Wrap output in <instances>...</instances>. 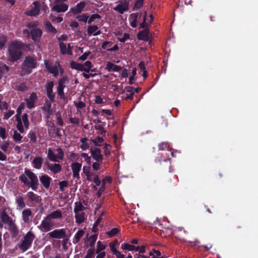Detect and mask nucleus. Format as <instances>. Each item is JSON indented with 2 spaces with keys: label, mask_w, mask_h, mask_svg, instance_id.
I'll use <instances>...</instances> for the list:
<instances>
[{
  "label": "nucleus",
  "mask_w": 258,
  "mask_h": 258,
  "mask_svg": "<svg viewBox=\"0 0 258 258\" xmlns=\"http://www.w3.org/2000/svg\"><path fill=\"white\" fill-rule=\"evenodd\" d=\"M13 138L16 142H20L21 141L22 136L17 131H14Z\"/></svg>",
  "instance_id": "50"
},
{
  "label": "nucleus",
  "mask_w": 258,
  "mask_h": 258,
  "mask_svg": "<svg viewBox=\"0 0 258 258\" xmlns=\"http://www.w3.org/2000/svg\"><path fill=\"white\" fill-rule=\"evenodd\" d=\"M97 235L96 234H94L92 236H91L89 238V241H90V246L91 247H94L95 243L97 240Z\"/></svg>",
  "instance_id": "58"
},
{
  "label": "nucleus",
  "mask_w": 258,
  "mask_h": 258,
  "mask_svg": "<svg viewBox=\"0 0 258 258\" xmlns=\"http://www.w3.org/2000/svg\"><path fill=\"white\" fill-rule=\"evenodd\" d=\"M119 231V229L117 228H114L110 231L106 232V234L109 237H112L115 236Z\"/></svg>",
  "instance_id": "45"
},
{
  "label": "nucleus",
  "mask_w": 258,
  "mask_h": 258,
  "mask_svg": "<svg viewBox=\"0 0 258 258\" xmlns=\"http://www.w3.org/2000/svg\"><path fill=\"white\" fill-rule=\"evenodd\" d=\"M51 103L52 102L50 100H49V101H48L47 100L46 101L45 105V106H44L42 107V109L46 112H52L51 110Z\"/></svg>",
  "instance_id": "40"
},
{
  "label": "nucleus",
  "mask_w": 258,
  "mask_h": 258,
  "mask_svg": "<svg viewBox=\"0 0 258 258\" xmlns=\"http://www.w3.org/2000/svg\"><path fill=\"white\" fill-rule=\"evenodd\" d=\"M43 163V158L40 156L36 157L32 162L34 168L37 169H40Z\"/></svg>",
  "instance_id": "24"
},
{
  "label": "nucleus",
  "mask_w": 258,
  "mask_h": 258,
  "mask_svg": "<svg viewBox=\"0 0 258 258\" xmlns=\"http://www.w3.org/2000/svg\"><path fill=\"white\" fill-rule=\"evenodd\" d=\"M86 5L85 2H81L78 3L75 7L71 8L70 12H72L74 15L81 13L86 6Z\"/></svg>",
  "instance_id": "18"
},
{
  "label": "nucleus",
  "mask_w": 258,
  "mask_h": 258,
  "mask_svg": "<svg viewBox=\"0 0 258 258\" xmlns=\"http://www.w3.org/2000/svg\"><path fill=\"white\" fill-rule=\"evenodd\" d=\"M31 39L35 42H40L42 35V31L39 28H33L30 30Z\"/></svg>",
  "instance_id": "14"
},
{
  "label": "nucleus",
  "mask_w": 258,
  "mask_h": 258,
  "mask_svg": "<svg viewBox=\"0 0 258 258\" xmlns=\"http://www.w3.org/2000/svg\"><path fill=\"white\" fill-rule=\"evenodd\" d=\"M46 69L49 73L52 74L53 76L56 77L58 75V69L57 67L59 66L58 61L56 62L54 66L48 62L47 60L44 61Z\"/></svg>",
  "instance_id": "11"
},
{
  "label": "nucleus",
  "mask_w": 258,
  "mask_h": 258,
  "mask_svg": "<svg viewBox=\"0 0 258 258\" xmlns=\"http://www.w3.org/2000/svg\"><path fill=\"white\" fill-rule=\"evenodd\" d=\"M158 147L159 150H165L169 148V144L167 142H162L159 144Z\"/></svg>",
  "instance_id": "51"
},
{
  "label": "nucleus",
  "mask_w": 258,
  "mask_h": 258,
  "mask_svg": "<svg viewBox=\"0 0 258 258\" xmlns=\"http://www.w3.org/2000/svg\"><path fill=\"white\" fill-rule=\"evenodd\" d=\"M16 120L17 122V128L18 130L21 133H23L24 132V127L23 126L21 118H16Z\"/></svg>",
  "instance_id": "37"
},
{
  "label": "nucleus",
  "mask_w": 258,
  "mask_h": 258,
  "mask_svg": "<svg viewBox=\"0 0 258 258\" xmlns=\"http://www.w3.org/2000/svg\"><path fill=\"white\" fill-rule=\"evenodd\" d=\"M22 66L23 71L27 74H30L32 73V70L36 68L37 60L32 56H27Z\"/></svg>",
  "instance_id": "3"
},
{
  "label": "nucleus",
  "mask_w": 258,
  "mask_h": 258,
  "mask_svg": "<svg viewBox=\"0 0 258 258\" xmlns=\"http://www.w3.org/2000/svg\"><path fill=\"white\" fill-rule=\"evenodd\" d=\"M26 198L31 202L38 204L41 202V198L33 191H28L26 194Z\"/></svg>",
  "instance_id": "19"
},
{
  "label": "nucleus",
  "mask_w": 258,
  "mask_h": 258,
  "mask_svg": "<svg viewBox=\"0 0 258 258\" xmlns=\"http://www.w3.org/2000/svg\"><path fill=\"white\" fill-rule=\"evenodd\" d=\"M119 4L113 8L115 11L119 14H123L124 12L127 11L129 8V3L126 0L119 1Z\"/></svg>",
  "instance_id": "10"
},
{
  "label": "nucleus",
  "mask_w": 258,
  "mask_h": 258,
  "mask_svg": "<svg viewBox=\"0 0 258 258\" xmlns=\"http://www.w3.org/2000/svg\"><path fill=\"white\" fill-rule=\"evenodd\" d=\"M84 230H78V232L75 235V236H74L73 240V242L74 244L78 243L80 241L81 238L84 235Z\"/></svg>",
  "instance_id": "28"
},
{
  "label": "nucleus",
  "mask_w": 258,
  "mask_h": 258,
  "mask_svg": "<svg viewBox=\"0 0 258 258\" xmlns=\"http://www.w3.org/2000/svg\"><path fill=\"white\" fill-rule=\"evenodd\" d=\"M85 209V207L81 202H76L74 208V213L79 212Z\"/></svg>",
  "instance_id": "38"
},
{
  "label": "nucleus",
  "mask_w": 258,
  "mask_h": 258,
  "mask_svg": "<svg viewBox=\"0 0 258 258\" xmlns=\"http://www.w3.org/2000/svg\"><path fill=\"white\" fill-rule=\"evenodd\" d=\"M144 2L141 0H137L134 4V9H138L141 8L143 5Z\"/></svg>",
  "instance_id": "63"
},
{
  "label": "nucleus",
  "mask_w": 258,
  "mask_h": 258,
  "mask_svg": "<svg viewBox=\"0 0 258 258\" xmlns=\"http://www.w3.org/2000/svg\"><path fill=\"white\" fill-rule=\"evenodd\" d=\"M47 219H61L62 217L61 212L59 210L54 211L49 214L47 216Z\"/></svg>",
  "instance_id": "25"
},
{
  "label": "nucleus",
  "mask_w": 258,
  "mask_h": 258,
  "mask_svg": "<svg viewBox=\"0 0 258 258\" xmlns=\"http://www.w3.org/2000/svg\"><path fill=\"white\" fill-rule=\"evenodd\" d=\"M10 144L8 141H5L2 145L0 146L1 149L5 153H8V148Z\"/></svg>",
  "instance_id": "60"
},
{
  "label": "nucleus",
  "mask_w": 258,
  "mask_h": 258,
  "mask_svg": "<svg viewBox=\"0 0 258 258\" xmlns=\"http://www.w3.org/2000/svg\"><path fill=\"white\" fill-rule=\"evenodd\" d=\"M22 121L24 123V125L26 128H29V121L28 120V116L26 113H25L23 115L22 117L21 118Z\"/></svg>",
  "instance_id": "42"
},
{
  "label": "nucleus",
  "mask_w": 258,
  "mask_h": 258,
  "mask_svg": "<svg viewBox=\"0 0 258 258\" xmlns=\"http://www.w3.org/2000/svg\"><path fill=\"white\" fill-rule=\"evenodd\" d=\"M105 248V246L103 244H102V242L100 241H98L97 242V249L96 251V253H101V251L104 250Z\"/></svg>",
  "instance_id": "53"
},
{
  "label": "nucleus",
  "mask_w": 258,
  "mask_h": 258,
  "mask_svg": "<svg viewBox=\"0 0 258 258\" xmlns=\"http://www.w3.org/2000/svg\"><path fill=\"white\" fill-rule=\"evenodd\" d=\"M8 226V229L11 235L12 238H16L18 237L19 232V229L17 225L15 224V222H14Z\"/></svg>",
  "instance_id": "20"
},
{
  "label": "nucleus",
  "mask_w": 258,
  "mask_h": 258,
  "mask_svg": "<svg viewBox=\"0 0 258 258\" xmlns=\"http://www.w3.org/2000/svg\"><path fill=\"white\" fill-rule=\"evenodd\" d=\"M101 16L98 14H92L88 20V23L91 24L95 21L96 19H100Z\"/></svg>",
  "instance_id": "55"
},
{
  "label": "nucleus",
  "mask_w": 258,
  "mask_h": 258,
  "mask_svg": "<svg viewBox=\"0 0 258 258\" xmlns=\"http://www.w3.org/2000/svg\"><path fill=\"white\" fill-rule=\"evenodd\" d=\"M48 235L51 238H63L66 236V229L63 228L55 229L48 233Z\"/></svg>",
  "instance_id": "12"
},
{
  "label": "nucleus",
  "mask_w": 258,
  "mask_h": 258,
  "mask_svg": "<svg viewBox=\"0 0 258 258\" xmlns=\"http://www.w3.org/2000/svg\"><path fill=\"white\" fill-rule=\"evenodd\" d=\"M7 41V36L2 35L0 36V49H2Z\"/></svg>",
  "instance_id": "48"
},
{
  "label": "nucleus",
  "mask_w": 258,
  "mask_h": 258,
  "mask_svg": "<svg viewBox=\"0 0 258 258\" xmlns=\"http://www.w3.org/2000/svg\"><path fill=\"white\" fill-rule=\"evenodd\" d=\"M37 99V96L35 93H32L29 99H27L26 100V104L27 106V107L29 109H31L33 108L35 106V103L36 100Z\"/></svg>",
  "instance_id": "21"
},
{
  "label": "nucleus",
  "mask_w": 258,
  "mask_h": 258,
  "mask_svg": "<svg viewBox=\"0 0 258 258\" xmlns=\"http://www.w3.org/2000/svg\"><path fill=\"white\" fill-rule=\"evenodd\" d=\"M57 152V155H56V158L57 159V162L59 160H62L63 159L64 153L62 149L61 148H58L56 149Z\"/></svg>",
  "instance_id": "44"
},
{
  "label": "nucleus",
  "mask_w": 258,
  "mask_h": 258,
  "mask_svg": "<svg viewBox=\"0 0 258 258\" xmlns=\"http://www.w3.org/2000/svg\"><path fill=\"white\" fill-rule=\"evenodd\" d=\"M121 248L124 250L133 251L135 249V246L128 243H122L121 244Z\"/></svg>",
  "instance_id": "43"
},
{
  "label": "nucleus",
  "mask_w": 258,
  "mask_h": 258,
  "mask_svg": "<svg viewBox=\"0 0 258 258\" xmlns=\"http://www.w3.org/2000/svg\"><path fill=\"white\" fill-rule=\"evenodd\" d=\"M132 90H133V87H128L126 89V92H130V94H126V96L124 97V99L125 100H132L134 98V92H132Z\"/></svg>",
  "instance_id": "36"
},
{
  "label": "nucleus",
  "mask_w": 258,
  "mask_h": 258,
  "mask_svg": "<svg viewBox=\"0 0 258 258\" xmlns=\"http://www.w3.org/2000/svg\"><path fill=\"white\" fill-rule=\"evenodd\" d=\"M75 213V219H76V222L78 224H80L82 223H83L85 220V214L84 212H77Z\"/></svg>",
  "instance_id": "26"
},
{
  "label": "nucleus",
  "mask_w": 258,
  "mask_h": 258,
  "mask_svg": "<svg viewBox=\"0 0 258 258\" xmlns=\"http://www.w3.org/2000/svg\"><path fill=\"white\" fill-rule=\"evenodd\" d=\"M101 218H98L96 221L95 222L94 224H93L92 231L93 232H96L98 231L97 227L100 224L101 222Z\"/></svg>",
  "instance_id": "57"
},
{
  "label": "nucleus",
  "mask_w": 258,
  "mask_h": 258,
  "mask_svg": "<svg viewBox=\"0 0 258 258\" xmlns=\"http://www.w3.org/2000/svg\"><path fill=\"white\" fill-rule=\"evenodd\" d=\"M53 87L54 83L53 81L48 82L45 85L46 96L51 102H54L55 98V94L53 92Z\"/></svg>",
  "instance_id": "7"
},
{
  "label": "nucleus",
  "mask_w": 258,
  "mask_h": 258,
  "mask_svg": "<svg viewBox=\"0 0 258 258\" xmlns=\"http://www.w3.org/2000/svg\"><path fill=\"white\" fill-rule=\"evenodd\" d=\"M9 70V67L5 64H3L2 66H0V80L2 78L3 74L5 73V71L8 72Z\"/></svg>",
  "instance_id": "52"
},
{
  "label": "nucleus",
  "mask_w": 258,
  "mask_h": 258,
  "mask_svg": "<svg viewBox=\"0 0 258 258\" xmlns=\"http://www.w3.org/2000/svg\"><path fill=\"white\" fill-rule=\"evenodd\" d=\"M117 240H116L115 241H114L113 242H112L110 244V248L111 250L113 252V254L116 252V251H118V250L116 248V245L117 244Z\"/></svg>",
  "instance_id": "64"
},
{
  "label": "nucleus",
  "mask_w": 258,
  "mask_h": 258,
  "mask_svg": "<svg viewBox=\"0 0 258 258\" xmlns=\"http://www.w3.org/2000/svg\"><path fill=\"white\" fill-rule=\"evenodd\" d=\"M35 238V236L33 232L28 231L23 237L22 242L19 246V248L23 252L27 251L31 246Z\"/></svg>",
  "instance_id": "4"
},
{
  "label": "nucleus",
  "mask_w": 258,
  "mask_h": 258,
  "mask_svg": "<svg viewBox=\"0 0 258 258\" xmlns=\"http://www.w3.org/2000/svg\"><path fill=\"white\" fill-rule=\"evenodd\" d=\"M16 202L17 205V209H23L26 207V204L24 202V198L19 196L16 198Z\"/></svg>",
  "instance_id": "30"
},
{
  "label": "nucleus",
  "mask_w": 258,
  "mask_h": 258,
  "mask_svg": "<svg viewBox=\"0 0 258 258\" xmlns=\"http://www.w3.org/2000/svg\"><path fill=\"white\" fill-rule=\"evenodd\" d=\"M39 180L42 184V187L45 189H48L50 185V183L52 180L51 178L47 174H43L39 176Z\"/></svg>",
  "instance_id": "16"
},
{
  "label": "nucleus",
  "mask_w": 258,
  "mask_h": 258,
  "mask_svg": "<svg viewBox=\"0 0 258 258\" xmlns=\"http://www.w3.org/2000/svg\"><path fill=\"white\" fill-rule=\"evenodd\" d=\"M47 156L48 159L52 162H57V159L56 158V155L54 154L51 148H49L47 150Z\"/></svg>",
  "instance_id": "29"
},
{
  "label": "nucleus",
  "mask_w": 258,
  "mask_h": 258,
  "mask_svg": "<svg viewBox=\"0 0 258 258\" xmlns=\"http://www.w3.org/2000/svg\"><path fill=\"white\" fill-rule=\"evenodd\" d=\"M91 156L96 161L103 162V156L101 154V150L97 147H91L90 149Z\"/></svg>",
  "instance_id": "8"
},
{
  "label": "nucleus",
  "mask_w": 258,
  "mask_h": 258,
  "mask_svg": "<svg viewBox=\"0 0 258 258\" xmlns=\"http://www.w3.org/2000/svg\"><path fill=\"white\" fill-rule=\"evenodd\" d=\"M149 31L148 29H145L139 32L138 34V38L140 40H145L148 36Z\"/></svg>",
  "instance_id": "31"
},
{
  "label": "nucleus",
  "mask_w": 258,
  "mask_h": 258,
  "mask_svg": "<svg viewBox=\"0 0 258 258\" xmlns=\"http://www.w3.org/2000/svg\"><path fill=\"white\" fill-rule=\"evenodd\" d=\"M94 128L96 130H98L100 131V134L105 136L106 134V131L104 130V127L100 125H96L94 126Z\"/></svg>",
  "instance_id": "59"
},
{
  "label": "nucleus",
  "mask_w": 258,
  "mask_h": 258,
  "mask_svg": "<svg viewBox=\"0 0 258 258\" xmlns=\"http://www.w3.org/2000/svg\"><path fill=\"white\" fill-rule=\"evenodd\" d=\"M56 120H57V123L58 125L59 126H63V121L61 117V114L59 112H58L56 113Z\"/></svg>",
  "instance_id": "56"
},
{
  "label": "nucleus",
  "mask_w": 258,
  "mask_h": 258,
  "mask_svg": "<svg viewBox=\"0 0 258 258\" xmlns=\"http://www.w3.org/2000/svg\"><path fill=\"white\" fill-rule=\"evenodd\" d=\"M22 219L24 223H28L32 218V213L30 209H26L24 210L22 213Z\"/></svg>",
  "instance_id": "22"
},
{
  "label": "nucleus",
  "mask_w": 258,
  "mask_h": 258,
  "mask_svg": "<svg viewBox=\"0 0 258 258\" xmlns=\"http://www.w3.org/2000/svg\"><path fill=\"white\" fill-rule=\"evenodd\" d=\"M25 107V103L21 102L17 109V114L15 115V118H21L22 110L24 109Z\"/></svg>",
  "instance_id": "35"
},
{
  "label": "nucleus",
  "mask_w": 258,
  "mask_h": 258,
  "mask_svg": "<svg viewBox=\"0 0 258 258\" xmlns=\"http://www.w3.org/2000/svg\"><path fill=\"white\" fill-rule=\"evenodd\" d=\"M44 166L53 174L58 173L62 170L61 166L58 163H50L46 161L44 162Z\"/></svg>",
  "instance_id": "13"
},
{
  "label": "nucleus",
  "mask_w": 258,
  "mask_h": 258,
  "mask_svg": "<svg viewBox=\"0 0 258 258\" xmlns=\"http://www.w3.org/2000/svg\"><path fill=\"white\" fill-rule=\"evenodd\" d=\"M58 184L60 191H63L64 190V188L68 186V183L66 180L59 181Z\"/></svg>",
  "instance_id": "49"
},
{
  "label": "nucleus",
  "mask_w": 258,
  "mask_h": 258,
  "mask_svg": "<svg viewBox=\"0 0 258 258\" xmlns=\"http://www.w3.org/2000/svg\"><path fill=\"white\" fill-rule=\"evenodd\" d=\"M19 179L26 186L30 185L32 189L37 191L38 188V179L37 175L29 170L25 168L24 174H22Z\"/></svg>",
  "instance_id": "2"
},
{
  "label": "nucleus",
  "mask_w": 258,
  "mask_h": 258,
  "mask_svg": "<svg viewBox=\"0 0 258 258\" xmlns=\"http://www.w3.org/2000/svg\"><path fill=\"white\" fill-rule=\"evenodd\" d=\"M30 46L29 44H25L20 40L13 41L8 49L9 60L14 62L19 60L23 55L22 50L29 49Z\"/></svg>",
  "instance_id": "1"
},
{
  "label": "nucleus",
  "mask_w": 258,
  "mask_h": 258,
  "mask_svg": "<svg viewBox=\"0 0 258 258\" xmlns=\"http://www.w3.org/2000/svg\"><path fill=\"white\" fill-rule=\"evenodd\" d=\"M71 167L73 171V175L74 178L78 179H80L79 172L82 168V164L79 162H73L71 164Z\"/></svg>",
  "instance_id": "17"
},
{
  "label": "nucleus",
  "mask_w": 258,
  "mask_h": 258,
  "mask_svg": "<svg viewBox=\"0 0 258 258\" xmlns=\"http://www.w3.org/2000/svg\"><path fill=\"white\" fill-rule=\"evenodd\" d=\"M94 247L89 248L87 252V254L84 258H94Z\"/></svg>",
  "instance_id": "46"
},
{
  "label": "nucleus",
  "mask_w": 258,
  "mask_h": 258,
  "mask_svg": "<svg viewBox=\"0 0 258 258\" xmlns=\"http://www.w3.org/2000/svg\"><path fill=\"white\" fill-rule=\"evenodd\" d=\"M45 29L47 32L55 34L57 30L52 25L49 21H47L45 24Z\"/></svg>",
  "instance_id": "27"
},
{
  "label": "nucleus",
  "mask_w": 258,
  "mask_h": 258,
  "mask_svg": "<svg viewBox=\"0 0 258 258\" xmlns=\"http://www.w3.org/2000/svg\"><path fill=\"white\" fill-rule=\"evenodd\" d=\"M111 146L109 144H105V146L104 147V155L106 157H108V156L110 154V149Z\"/></svg>",
  "instance_id": "62"
},
{
  "label": "nucleus",
  "mask_w": 258,
  "mask_h": 258,
  "mask_svg": "<svg viewBox=\"0 0 258 258\" xmlns=\"http://www.w3.org/2000/svg\"><path fill=\"white\" fill-rule=\"evenodd\" d=\"M97 29H98V27L97 25H94L89 26L87 29V33L88 35L94 36V34H95Z\"/></svg>",
  "instance_id": "32"
},
{
  "label": "nucleus",
  "mask_w": 258,
  "mask_h": 258,
  "mask_svg": "<svg viewBox=\"0 0 258 258\" xmlns=\"http://www.w3.org/2000/svg\"><path fill=\"white\" fill-rule=\"evenodd\" d=\"M28 137L30 140L33 143H36L37 141V137L35 133L30 132L28 134Z\"/></svg>",
  "instance_id": "61"
},
{
  "label": "nucleus",
  "mask_w": 258,
  "mask_h": 258,
  "mask_svg": "<svg viewBox=\"0 0 258 258\" xmlns=\"http://www.w3.org/2000/svg\"><path fill=\"white\" fill-rule=\"evenodd\" d=\"M88 18L89 17L86 14H82V15H79L76 16V19L79 21L84 23L88 22Z\"/></svg>",
  "instance_id": "41"
},
{
  "label": "nucleus",
  "mask_w": 258,
  "mask_h": 258,
  "mask_svg": "<svg viewBox=\"0 0 258 258\" xmlns=\"http://www.w3.org/2000/svg\"><path fill=\"white\" fill-rule=\"evenodd\" d=\"M0 219L2 223H0V228L3 227V224H7L8 226L14 223L13 220L11 218L6 211H3L0 215Z\"/></svg>",
  "instance_id": "15"
},
{
  "label": "nucleus",
  "mask_w": 258,
  "mask_h": 258,
  "mask_svg": "<svg viewBox=\"0 0 258 258\" xmlns=\"http://www.w3.org/2000/svg\"><path fill=\"white\" fill-rule=\"evenodd\" d=\"M53 226L50 220L47 219L46 217L41 222L40 225L38 226V228L42 232H47L51 230Z\"/></svg>",
  "instance_id": "6"
},
{
  "label": "nucleus",
  "mask_w": 258,
  "mask_h": 258,
  "mask_svg": "<svg viewBox=\"0 0 258 258\" xmlns=\"http://www.w3.org/2000/svg\"><path fill=\"white\" fill-rule=\"evenodd\" d=\"M59 48L61 53L62 54H64L66 53L71 54V50H67L66 45L63 42H60L59 43Z\"/></svg>",
  "instance_id": "39"
},
{
  "label": "nucleus",
  "mask_w": 258,
  "mask_h": 258,
  "mask_svg": "<svg viewBox=\"0 0 258 258\" xmlns=\"http://www.w3.org/2000/svg\"><path fill=\"white\" fill-rule=\"evenodd\" d=\"M66 87V86H60V85H58L57 88V94L60 99H64L65 97L64 93V89Z\"/></svg>",
  "instance_id": "33"
},
{
  "label": "nucleus",
  "mask_w": 258,
  "mask_h": 258,
  "mask_svg": "<svg viewBox=\"0 0 258 258\" xmlns=\"http://www.w3.org/2000/svg\"><path fill=\"white\" fill-rule=\"evenodd\" d=\"M140 15V17L142 16V13H134L131 14L129 17L130 25L133 28L137 27V19Z\"/></svg>",
  "instance_id": "23"
},
{
  "label": "nucleus",
  "mask_w": 258,
  "mask_h": 258,
  "mask_svg": "<svg viewBox=\"0 0 258 258\" xmlns=\"http://www.w3.org/2000/svg\"><path fill=\"white\" fill-rule=\"evenodd\" d=\"M84 66L85 69L84 72L89 73L91 70V68L92 67L91 62L89 60L85 61Z\"/></svg>",
  "instance_id": "47"
},
{
  "label": "nucleus",
  "mask_w": 258,
  "mask_h": 258,
  "mask_svg": "<svg viewBox=\"0 0 258 258\" xmlns=\"http://www.w3.org/2000/svg\"><path fill=\"white\" fill-rule=\"evenodd\" d=\"M33 5L34 7H32L30 10L25 12L26 15L31 17H35L39 14L40 10V3L38 1H35L33 3Z\"/></svg>",
  "instance_id": "9"
},
{
  "label": "nucleus",
  "mask_w": 258,
  "mask_h": 258,
  "mask_svg": "<svg viewBox=\"0 0 258 258\" xmlns=\"http://www.w3.org/2000/svg\"><path fill=\"white\" fill-rule=\"evenodd\" d=\"M105 183H106V182H105V179H103V181H102V184L101 186L100 187V188L99 189L98 191L97 192V197L98 198L100 197V196H101L102 192H104V191L105 190Z\"/></svg>",
  "instance_id": "54"
},
{
  "label": "nucleus",
  "mask_w": 258,
  "mask_h": 258,
  "mask_svg": "<svg viewBox=\"0 0 258 258\" xmlns=\"http://www.w3.org/2000/svg\"><path fill=\"white\" fill-rule=\"evenodd\" d=\"M90 141L93 143L96 147H100L103 142L104 139L102 137H98L94 139H91Z\"/></svg>",
  "instance_id": "34"
},
{
  "label": "nucleus",
  "mask_w": 258,
  "mask_h": 258,
  "mask_svg": "<svg viewBox=\"0 0 258 258\" xmlns=\"http://www.w3.org/2000/svg\"><path fill=\"white\" fill-rule=\"evenodd\" d=\"M66 0H55L54 4L51 8L53 11L57 13H63L66 12L69 8V5L64 3Z\"/></svg>",
  "instance_id": "5"
}]
</instances>
